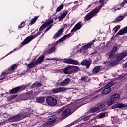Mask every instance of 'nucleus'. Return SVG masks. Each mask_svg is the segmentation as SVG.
Segmentation results:
<instances>
[{
    "mask_svg": "<svg viewBox=\"0 0 127 127\" xmlns=\"http://www.w3.org/2000/svg\"><path fill=\"white\" fill-rule=\"evenodd\" d=\"M124 2H125V3H127V0H125Z\"/></svg>",
    "mask_w": 127,
    "mask_h": 127,
    "instance_id": "nucleus-55",
    "label": "nucleus"
},
{
    "mask_svg": "<svg viewBox=\"0 0 127 127\" xmlns=\"http://www.w3.org/2000/svg\"><path fill=\"white\" fill-rule=\"evenodd\" d=\"M58 43V41L56 42V43L49 44L48 45V47L49 50H47V51H45V53H48V54H50V53H52L53 51L56 50V44Z\"/></svg>",
    "mask_w": 127,
    "mask_h": 127,
    "instance_id": "nucleus-10",
    "label": "nucleus"
},
{
    "mask_svg": "<svg viewBox=\"0 0 127 127\" xmlns=\"http://www.w3.org/2000/svg\"><path fill=\"white\" fill-rule=\"evenodd\" d=\"M64 8V5L62 4L60 6H59L56 9V12H59V11H61L62 9Z\"/></svg>",
    "mask_w": 127,
    "mask_h": 127,
    "instance_id": "nucleus-32",
    "label": "nucleus"
},
{
    "mask_svg": "<svg viewBox=\"0 0 127 127\" xmlns=\"http://www.w3.org/2000/svg\"><path fill=\"white\" fill-rule=\"evenodd\" d=\"M73 50V54H76V53H79V52L78 51V50H77V49H74Z\"/></svg>",
    "mask_w": 127,
    "mask_h": 127,
    "instance_id": "nucleus-48",
    "label": "nucleus"
},
{
    "mask_svg": "<svg viewBox=\"0 0 127 127\" xmlns=\"http://www.w3.org/2000/svg\"><path fill=\"white\" fill-rule=\"evenodd\" d=\"M93 43L91 42L86 45L82 46L80 49V53H85L87 51L88 48H91L92 45H93Z\"/></svg>",
    "mask_w": 127,
    "mask_h": 127,
    "instance_id": "nucleus-12",
    "label": "nucleus"
},
{
    "mask_svg": "<svg viewBox=\"0 0 127 127\" xmlns=\"http://www.w3.org/2000/svg\"><path fill=\"white\" fill-rule=\"evenodd\" d=\"M100 85H102V84H101V83H100Z\"/></svg>",
    "mask_w": 127,
    "mask_h": 127,
    "instance_id": "nucleus-57",
    "label": "nucleus"
},
{
    "mask_svg": "<svg viewBox=\"0 0 127 127\" xmlns=\"http://www.w3.org/2000/svg\"><path fill=\"white\" fill-rule=\"evenodd\" d=\"M127 55V52L124 51L122 53L119 54L116 58L117 61H109L108 62H104V64L108 66V67H114V66H116L124 58V57H126Z\"/></svg>",
    "mask_w": 127,
    "mask_h": 127,
    "instance_id": "nucleus-1",
    "label": "nucleus"
},
{
    "mask_svg": "<svg viewBox=\"0 0 127 127\" xmlns=\"http://www.w3.org/2000/svg\"><path fill=\"white\" fill-rule=\"evenodd\" d=\"M120 28H121V26L120 25H117L115 26L113 29V31H114V33H116L118 31V30H119Z\"/></svg>",
    "mask_w": 127,
    "mask_h": 127,
    "instance_id": "nucleus-35",
    "label": "nucleus"
},
{
    "mask_svg": "<svg viewBox=\"0 0 127 127\" xmlns=\"http://www.w3.org/2000/svg\"><path fill=\"white\" fill-rule=\"evenodd\" d=\"M124 18H125L124 16H120L115 19L114 22H116V23L120 22V21H122V20H123V19H124Z\"/></svg>",
    "mask_w": 127,
    "mask_h": 127,
    "instance_id": "nucleus-28",
    "label": "nucleus"
},
{
    "mask_svg": "<svg viewBox=\"0 0 127 127\" xmlns=\"http://www.w3.org/2000/svg\"><path fill=\"white\" fill-rule=\"evenodd\" d=\"M41 32H38L37 34L36 35H31L29 37H27L23 41V42H22V44H23V45H24V44H27L28 43H29V42H30V41H31V40H32V39H34V38H35V37H37L38 36H39Z\"/></svg>",
    "mask_w": 127,
    "mask_h": 127,
    "instance_id": "nucleus-11",
    "label": "nucleus"
},
{
    "mask_svg": "<svg viewBox=\"0 0 127 127\" xmlns=\"http://www.w3.org/2000/svg\"><path fill=\"white\" fill-rule=\"evenodd\" d=\"M63 28L60 29L54 36L53 38H57L60 36L63 33Z\"/></svg>",
    "mask_w": 127,
    "mask_h": 127,
    "instance_id": "nucleus-25",
    "label": "nucleus"
},
{
    "mask_svg": "<svg viewBox=\"0 0 127 127\" xmlns=\"http://www.w3.org/2000/svg\"><path fill=\"white\" fill-rule=\"evenodd\" d=\"M25 22H22L20 25H19L18 28H22V27H24L25 26V24L24 23Z\"/></svg>",
    "mask_w": 127,
    "mask_h": 127,
    "instance_id": "nucleus-41",
    "label": "nucleus"
},
{
    "mask_svg": "<svg viewBox=\"0 0 127 127\" xmlns=\"http://www.w3.org/2000/svg\"><path fill=\"white\" fill-rule=\"evenodd\" d=\"M126 4V3L125 2H123L122 4H121V6H124Z\"/></svg>",
    "mask_w": 127,
    "mask_h": 127,
    "instance_id": "nucleus-52",
    "label": "nucleus"
},
{
    "mask_svg": "<svg viewBox=\"0 0 127 127\" xmlns=\"http://www.w3.org/2000/svg\"><path fill=\"white\" fill-rule=\"evenodd\" d=\"M30 114V111L29 110L28 112L25 111V112L23 114H18L15 116H12L8 119V122L12 123L13 122H16L17 121H19L21 120L22 118H24L26 117H28L29 114Z\"/></svg>",
    "mask_w": 127,
    "mask_h": 127,
    "instance_id": "nucleus-4",
    "label": "nucleus"
},
{
    "mask_svg": "<svg viewBox=\"0 0 127 127\" xmlns=\"http://www.w3.org/2000/svg\"><path fill=\"white\" fill-rule=\"evenodd\" d=\"M46 102L48 106H50V107H54L57 105V100L55 98L51 96H49L46 98Z\"/></svg>",
    "mask_w": 127,
    "mask_h": 127,
    "instance_id": "nucleus-7",
    "label": "nucleus"
},
{
    "mask_svg": "<svg viewBox=\"0 0 127 127\" xmlns=\"http://www.w3.org/2000/svg\"><path fill=\"white\" fill-rule=\"evenodd\" d=\"M91 63V60H84L81 62V65H83V66H86V68L89 69V68H90Z\"/></svg>",
    "mask_w": 127,
    "mask_h": 127,
    "instance_id": "nucleus-21",
    "label": "nucleus"
},
{
    "mask_svg": "<svg viewBox=\"0 0 127 127\" xmlns=\"http://www.w3.org/2000/svg\"><path fill=\"white\" fill-rule=\"evenodd\" d=\"M123 67H124L125 68H126V67H127V62L123 64Z\"/></svg>",
    "mask_w": 127,
    "mask_h": 127,
    "instance_id": "nucleus-51",
    "label": "nucleus"
},
{
    "mask_svg": "<svg viewBox=\"0 0 127 127\" xmlns=\"http://www.w3.org/2000/svg\"><path fill=\"white\" fill-rule=\"evenodd\" d=\"M9 75H10V72H9L6 71L3 72L0 76V81H2L3 80H4V79L8 80V77L9 78H10Z\"/></svg>",
    "mask_w": 127,
    "mask_h": 127,
    "instance_id": "nucleus-15",
    "label": "nucleus"
},
{
    "mask_svg": "<svg viewBox=\"0 0 127 127\" xmlns=\"http://www.w3.org/2000/svg\"><path fill=\"white\" fill-rule=\"evenodd\" d=\"M114 54H115V53H113L112 51L109 53V57H113L114 56Z\"/></svg>",
    "mask_w": 127,
    "mask_h": 127,
    "instance_id": "nucleus-44",
    "label": "nucleus"
},
{
    "mask_svg": "<svg viewBox=\"0 0 127 127\" xmlns=\"http://www.w3.org/2000/svg\"><path fill=\"white\" fill-rule=\"evenodd\" d=\"M106 116V113H101L99 115L98 117L100 119H102V118H104Z\"/></svg>",
    "mask_w": 127,
    "mask_h": 127,
    "instance_id": "nucleus-36",
    "label": "nucleus"
},
{
    "mask_svg": "<svg viewBox=\"0 0 127 127\" xmlns=\"http://www.w3.org/2000/svg\"><path fill=\"white\" fill-rule=\"evenodd\" d=\"M43 59H44V55L42 56L39 57L37 60L35 61H33L32 63H30L27 65V67L29 69H32V68H34V67H36L37 65H38L39 63L40 62H42L43 61Z\"/></svg>",
    "mask_w": 127,
    "mask_h": 127,
    "instance_id": "nucleus-6",
    "label": "nucleus"
},
{
    "mask_svg": "<svg viewBox=\"0 0 127 127\" xmlns=\"http://www.w3.org/2000/svg\"><path fill=\"white\" fill-rule=\"evenodd\" d=\"M37 18H38V17H35L34 18H33L31 20V24H33V23H34L36 21V20H37Z\"/></svg>",
    "mask_w": 127,
    "mask_h": 127,
    "instance_id": "nucleus-37",
    "label": "nucleus"
},
{
    "mask_svg": "<svg viewBox=\"0 0 127 127\" xmlns=\"http://www.w3.org/2000/svg\"><path fill=\"white\" fill-rule=\"evenodd\" d=\"M68 37H70V34L65 35V36H63V37H62L61 39H59V42H60V43L63 42V41H64V40H65V39H67V38H68Z\"/></svg>",
    "mask_w": 127,
    "mask_h": 127,
    "instance_id": "nucleus-27",
    "label": "nucleus"
},
{
    "mask_svg": "<svg viewBox=\"0 0 127 127\" xmlns=\"http://www.w3.org/2000/svg\"><path fill=\"white\" fill-rule=\"evenodd\" d=\"M16 50H18V48H16L14 49L13 51H11L9 54H7V55H9V54H10V53H12V52H13V51H15Z\"/></svg>",
    "mask_w": 127,
    "mask_h": 127,
    "instance_id": "nucleus-47",
    "label": "nucleus"
},
{
    "mask_svg": "<svg viewBox=\"0 0 127 127\" xmlns=\"http://www.w3.org/2000/svg\"><path fill=\"white\" fill-rule=\"evenodd\" d=\"M70 82H71V79L69 78H66L60 83V86H61L62 87H65L67 86V85H69V84H70Z\"/></svg>",
    "mask_w": 127,
    "mask_h": 127,
    "instance_id": "nucleus-16",
    "label": "nucleus"
},
{
    "mask_svg": "<svg viewBox=\"0 0 127 127\" xmlns=\"http://www.w3.org/2000/svg\"><path fill=\"white\" fill-rule=\"evenodd\" d=\"M99 107L102 111H104L105 110H107V106L106 102L103 103L99 105Z\"/></svg>",
    "mask_w": 127,
    "mask_h": 127,
    "instance_id": "nucleus-29",
    "label": "nucleus"
},
{
    "mask_svg": "<svg viewBox=\"0 0 127 127\" xmlns=\"http://www.w3.org/2000/svg\"><path fill=\"white\" fill-rule=\"evenodd\" d=\"M104 1H105V0H101L99 1V2L101 5L98 7H97L93 11L87 14L85 17V20H90V19H91L93 16H95V15L97 14V13L99 12L102 7H103V5H104Z\"/></svg>",
    "mask_w": 127,
    "mask_h": 127,
    "instance_id": "nucleus-3",
    "label": "nucleus"
},
{
    "mask_svg": "<svg viewBox=\"0 0 127 127\" xmlns=\"http://www.w3.org/2000/svg\"><path fill=\"white\" fill-rule=\"evenodd\" d=\"M27 87H28V85H23L22 86H18L9 90V93L10 94H16L17 92L22 91V90H24L25 88H27Z\"/></svg>",
    "mask_w": 127,
    "mask_h": 127,
    "instance_id": "nucleus-8",
    "label": "nucleus"
},
{
    "mask_svg": "<svg viewBox=\"0 0 127 127\" xmlns=\"http://www.w3.org/2000/svg\"><path fill=\"white\" fill-rule=\"evenodd\" d=\"M52 26H53V25H51L49 27H48V28L46 29V31H45V32H47V31H48V30H49V29H50V28H51V27H52Z\"/></svg>",
    "mask_w": 127,
    "mask_h": 127,
    "instance_id": "nucleus-45",
    "label": "nucleus"
},
{
    "mask_svg": "<svg viewBox=\"0 0 127 127\" xmlns=\"http://www.w3.org/2000/svg\"><path fill=\"white\" fill-rule=\"evenodd\" d=\"M4 95V94H0L1 97H3Z\"/></svg>",
    "mask_w": 127,
    "mask_h": 127,
    "instance_id": "nucleus-54",
    "label": "nucleus"
},
{
    "mask_svg": "<svg viewBox=\"0 0 127 127\" xmlns=\"http://www.w3.org/2000/svg\"><path fill=\"white\" fill-rule=\"evenodd\" d=\"M52 92L54 94H56L57 93H61L62 92H65L66 91V88L65 87H59L57 88H54L52 89Z\"/></svg>",
    "mask_w": 127,
    "mask_h": 127,
    "instance_id": "nucleus-19",
    "label": "nucleus"
},
{
    "mask_svg": "<svg viewBox=\"0 0 127 127\" xmlns=\"http://www.w3.org/2000/svg\"><path fill=\"white\" fill-rule=\"evenodd\" d=\"M38 103H43L44 102V97H40L36 98Z\"/></svg>",
    "mask_w": 127,
    "mask_h": 127,
    "instance_id": "nucleus-31",
    "label": "nucleus"
},
{
    "mask_svg": "<svg viewBox=\"0 0 127 127\" xmlns=\"http://www.w3.org/2000/svg\"><path fill=\"white\" fill-rule=\"evenodd\" d=\"M82 28V22H78L76 24L74 28L72 29L71 32L72 34H73V32H76L77 30H79V29H81Z\"/></svg>",
    "mask_w": 127,
    "mask_h": 127,
    "instance_id": "nucleus-18",
    "label": "nucleus"
},
{
    "mask_svg": "<svg viewBox=\"0 0 127 127\" xmlns=\"http://www.w3.org/2000/svg\"><path fill=\"white\" fill-rule=\"evenodd\" d=\"M17 67V65L16 64H15L11 66V69L12 70H15V68Z\"/></svg>",
    "mask_w": 127,
    "mask_h": 127,
    "instance_id": "nucleus-43",
    "label": "nucleus"
},
{
    "mask_svg": "<svg viewBox=\"0 0 127 127\" xmlns=\"http://www.w3.org/2000/svg\"><path fill=\"white\" fill-rule=\"evenodd\" d=\"M100 66H96L94 67V68L93 70V73L97 74V73H99V72H100Z\"/></svg>",
    "mask_w": 127,
    "mask_h": 127,
    "instance_id": "nucleus-30",
    "label": "nucleus"
},
{
    "mask_svg": "<svg viewBox=\"0 0 127 127\" xmlns=\"http://www.w3.org/2000/svg\"><path fill=\"white\" fill-rule=\"evenodd\" d=\"M10 127H15V125H11Z\"/></svg>",
    "mask_w": 127,
    "mask_h": 127,
    "instance_id": "nucleus-53",
    "label": "nucleus"
},
{
    "mask_svg": "<svg viewBox=\"0 0 127 127\" xmlns=\"http://www.w3.org/2000/svg\"><path fill=\"white\" fill-rule=\"evenodd\" d=\"M89 119H90V116H87L84 118V121H88Z\"/></svg>",
    "mask_w": 127,
    "mask_h": 127,
    "instance_id": "nucleus-49",
    "label": "nucleus"
},
{
    "mask_svg": "<svg viewBox=\"0 0 127 127\" xmlns=\"http://www.w3.org/2000/svg\"><path fill=\"white\" fill-rule=\"evenodd\" d=\"M97 127H106V126H105L104 124H102L101 125H98Z\"/></svg>",
    "mask_w": 127,
    "mask_h": 127,
    "instance_id": "nucleus-50",
    "label": "nucleus"
},
{
    "mask_svg": "<svg viewBox=\"0 0 127 127\" xmlns=\"http://www.w3.org/2000/svg\"><path fill=\"white\" fill-rule=\"evenodd\" d=\"M117 108H119V109H122V108H127V105L123 103H118L114 104L111 106V109H116Z\"/></svg>",
    "mask_w": 127,
    "mask_h": 127,
    "instance_id": "nucleus-20",
    "label": "nucleus"
},
{
    "mask_svg": "<svg viewBox=\"0 0 127 127\" xmlns=\"http://www.w3.org/2000/svg\"><path fill=\"white\" fill-rule=\"evenodd\" d=\"M120 9H121V8H117L116 6H113L112 8L113 11H116V10H120Z\"/></svg>",
    "mask_w": 127,
    "mask_h": 127,
    "instance_id": "nucleus-39",
    "label": "nucleus"
},
{
    "mask_svg": "<svg viewBox=\"0 0 127 127\" xmlns=\"http://www.w3.org/2000/svg\"><path fill=\"white\" fill-rule=\"evenodd\" d=\"M52 23H53V19L48 20L47 21L45 22L43 25H41V26L39 28L40 31H42L43 29L46 28L47 26H49L50 24H52Z\"/></svg>",
    "mask_w": 127,
    "mask_h": 127,
    "instance_id": "nucleus-13",
    "label": "nucleus"
},
{
    "mask_svg": "<svg viewBox=\"0 0 127 127\" xmlns=\"http://www.w3.org/2000/svg\"><path fill=\"white\" fill-rule=\"evenodd\" d=\"M0 83H2V80H0Z\"/></svg>",
    "mask_w": 127,
    "mask_h": 127,
    "instance_id": "nucleus-56",
    "label": "nucleus"
},
{
    "mask_svg": "<svg viewBox=\"0 0 127 127\" xmlns=\"http://www.w3.org/2000/svg\"><path fill=\"white\" fill-rule=\"evenodd\" d=\"M88 79V77L87 76H83L81 77V81H85Z\"/></svg>",
    "mask_w": 127,
    "mask_h": 127,
    "instance_id": "nucleus-42",
    "label": "nucleus"
},
{
    "mask_svg": "<svg viewBox=\"0 0 127 127\" xmlns=\"http://www.w3.org/2000/svg\"><path fill=\"white\" fill-rule=\"evenodd\" d=\"M91 6H92V4L88 5L87 8H86L85 11H86V12H88V11H89V9L90 8V7H91Z\"/></svg>",
    "mask_w": 127,
    "mask_h": 127,
    "instance_id": "nucleus-46",
    "label": "nucleus"
},
{
    "mask_svg": "<svg viewBox=\"0 0 127 127\" xmlns=\"http://www.w3.org/2000/svg\"><path fill=\"white\" fill-rule=\"evenodd\" d=\"M64 108H65L66 110L64 111L62 114L63 119L67 118L68 116H70L71 114H72L73 112H75V111L78 109V108L76 107V105H72V104H69L67 106L61 108L60 110L63 111V110H64Z\"/></svg>",
    "mask_w": 127,
    "mask_h": 127,
    "instance_id": "nucleus-2",
    "label": "nucleus"
},
{
    "mask_svg": "<svg viewBox=\"0 0 127 127\" xmlns=\"http://www.w3.org/2000/svg\"><path fill=\"white\" fill-rule=\"evenodd\" d=\"M64 74H71L73 72V68L72 66H69L64 69Z\"/></svg>",
    "mask_w": 127,
    "mask_h": 127,
    "instance_id": "nucleus-23",
    "label": "nucleus"
},
{
    "mask_svg": "<svg viewBox=\"0 0 127 127\" xmlns=\"http://www.w3.org/2000/svg\"><path fill=\"white\" fill-rule=\"evenodd\" d=\"M121 98V96L119 94L115 93L111 95L110 99L107 101V106H112V105L115 104V103H117L119 100H120V98Z\"/></svg>",
    "mask_w": 127,
    "mask_h": 127,
    "instance_id": "nucleus-5",
    "label": "nucleus"
},
{
    "mask_svg": "<svg viewBox=\"0 0 127 127\" xmlns=\"http://www.w3.org/2000/svg\"><path fill=\"white\" fill-rule=\"evenodd\" d=\"M126 33H127V26L119 30L117 34L118 35H123V34H126Z\"/></svg>",
    "mask_w": 127,
    "mask_h": 127,
    "instance_id": "nucleus-22",
    "label": "nucleus"
},
{
    "mask_svg": "<svg viewBox=\"0 0 127 127\" xmlns=\"http://www.w3.org/2000/svg\"><path fill=\"white\" fill-rule=\"evenodd\" d=\"M68 14V11L67 10H65L63 12L61 13V15L58 17V19H59V21H61L63 19H64L65 17L67 16Z\"/></svg>",
    "mask_w": 127,
    "mask_h": 127,
    "instance_id": "nucleus-17",
    "label": "nucleus"
},
{
    "mask_svg": "<svg viewBox=\"0 0 127 127\" xmlns=\"http://www.w3.org/2000/svg\"><path fill=\"white\" fill-rule=\"evenodd\" d=\"M55 121H56V117L55 116H51L49 119V121L47 122L48 125H51L53 124V123H55Z\"/></svg>",
    "mask_w": 127,
    "mask_h": 127,
    "instance_id": "nucleus-24",
    "label": "nucleus"
},
{
    "mask_svg": "<svg viewBox=\"0 0 127 127\" xmlns=\"http://www.w3.org/2000/svg\"><path fill=\"white\" fill-rule=\"evenodd\" d=\"M72 71H75L76 72H78L79 71V67L77 66H72Z\"/></svg>",
    "mask_w": 127,
    "mask_h": 127,
    "instance_id": "nucleus-40",
    "label": "nucleus"
},
{
    "mask_svg": "<svg viewBox=\"0 0 127 127\" xmlns=\"http://www.w3.org/2000/svg\"><path fill=\"white\" fill-rule=\"evenodd\" d=\"M113 86V83L110 82L106 86H105V88L102 90V93L104 95H108V94H110L112 91V88L111 87Z\"/></svg>",
    "mask_w": 127,
    "mask_h": 127,
    "instance_id": "nucleus-9",
    "label": "nucleus"
},
{
    "mask_svg": "<svg viewBox=\"0 0 127 127\" xmlns=\"http://www.w3.org/2000/svg\"><path fill=\"white\" fill-rule=\"evenodd\" d=\"M99 111H100V107H94L90 109V113H96Z\"/></svg>",
    "mask_w": 127,
    "mask_h": 127,
    "instance_id": "nucleus-26",
    "label": "nucleus"
},
{
    "mask_svg": "<svg viewBox=\"0 0 127 127\" xmlns=\"http://www.w3.org/2000/svg\"><path fill=\"white\" fill-rule=\"evenodd\" d=\"M16 97H17V95H16L10 96L8 97H7V100L9 101H11L12 100H13V99H15Z\"/></svg>",
    "mask_w": 127,
    "mask_h": 127,
    "instance_id": "nucleus-33",
    "label": "nucleus"
},
{
    "mask_svg": "<svg viewBox=\"0 0 127 127\" xmlns=\"http://www.w3.org/2000/svg\"><path fill=\"white\" fill-rule=\"evenodd\" d=\"M32 88H35V87H41V84L39 82H36L32 86Z\"/></svg>",
    "mask_w": 127,
    "mask_h": 127,
    "instance_id": "nucleus-34",
    "label": "nucleus"
},
{
    "mask_svg": "<svg viewBox=\"0 0 127 127\" xmlns=\"http://www.w3.org/2000/svg\"><path fill=\"white\" fill-rule=\"evenodd\" d=\"M117 50H118V47L117 46H114L111 50V51L114 53H116L117 52Z\"/></svg>",
    "mask_w": 127,
    "mask_h": 127,
    "instance_id": "nucleus-38",
    "label": "nucleus"
},
{
    "mask_svg": "<svg viewBox=\"0 0 127 127\" xmlns=\"http://www.w3.org/2000/svg\"><path fill=\"white\" fill-rule=\"evenodd\" d=\"M64 63L72 64V65H78V64H79L78 61L70 59H64Z\"/></svg>",
    "mask_w": 127,
    "mask_h": 127,
    "instance_id": "nucleus-14",
    "label": "nucleus"
}]
</instances>
